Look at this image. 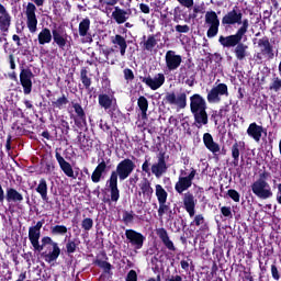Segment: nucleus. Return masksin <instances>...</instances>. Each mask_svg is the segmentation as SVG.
I'll use <instances>...</instances> for the list:
<instances>
[{
    "label": "nucleus",
    "instance_id": "9d476101",
    "mask_svg": "<svg viewBox=\"0 0 281 281\" xmlns=\"http://www.w3.org/2000/svg\"><path fill=\"white\" fill-rule=\"evenodd\" d=\"M194 177H196V169L194 167L190 168V173L188 176H180L178 181L175 184V190L178 194H183L186 190H190L192 188V181H194Z\"/></svg>",
    "mask_w": 281,
    "mask_h": 281
},
{
    "label": "nucleus",
    "instance_id": "ddd939ff",
    "mask_svg": "<svg viewBox=\"0 0 281 281\" xmlns=\"http://www.w3.org/2000/svg\"><path fill=\"white\" fill-rule=\"evenodd\" d=\"M165 63L168 71H177L183 63L181 55H177L175 50H168L165 55Z\"/></svg>",
    "mask_w": 281,
    "mask_h": 281
},
{
    "label": "nucleus",
    "instance_id": "f3484780",
    "mask_svg": "<svg viewBox=\"0 0 281 281\" xmlns=\"http://www.w3.org/2000/svg\"><path fill=\"white\" fill-rule=\"evenodd\" d=\"M246 133L250 139L258 143L260 139H262V134L267 135V128H265L262 125H258L256 122H252L249 124Z\"/></svg>",
    "mask_w": 281,
    "mask_h": 281
},
{
    "label": "nucleus",
    "instance_id": "de8ad7c7",
    "mask_svg": "<svg viewBox=\"0 0 281 281\" xmlns=\"http://www.w3.org/2000/svg\"><path fill=\"white\" fill-rule=\"evenodd\" d=\"M76 249H78V245L76 244V241L69 239L66 244L67 254H76Z\"/></svg>",
    "mask_w": 281,
    "mask_h": 281
},
{
    "label": "nucleus",
    "instance_id": "338daca9",
    "mask_svg": "<svg viewBox=\"0 0 281 281\" xmlns=\"http://www.w3.org/2000/svg\"><path fill=\"white\" fill-rule=\"evenodd\" d=\"M196 81V76L193 77H187V80L184 81L188 87H192L194 82Z\"/></svg>",
    "mask_w": 281,
    "mask_h": 281
},
{
    "label": "nucleus",
    "instance_id": "6e6d98bb",
    "mask_svg": "<svg viewBox=\"0 0 281 281\" xmlns=\"http://www.w3.org/2000/svg\"><path fill=\"white\" fill-rule=\"evenodd\" d=\"M177 1L183 8H188V10L194 7V0H177Z\"/></svg>",
    "mask_w": 281,
    "mask_h": 281
},
{
    "label": "nucleus",
    "instance_id": "412c9836",
    "mask_svg": "<svg viewBox=\"0 0 281 281\" xmlns=\"http://www.w3.org/2000/svg\"><path fill=\"white\" fill-rule=\"evenodd\" d=\"M131 14H133V11L131 9L124 10L120 7H114V11L112 12V19L117 25H124V23H126V21L131 19Z\"/></svg>",
    "mask_w": 281,
    "mask_h": 281
},
{
    "label": "nucleus",
    "instance_id": "1a4fd4ad",
    "mask_svg": "<svg viewBox=\"0 0 281 281\" xmlns=\"http://www.w3.org/2000/svg\"><path fill=\"white\" fill-rule=\"evenodd\" d=\"M205 24L209 25L206 31L207 38H214L218 36V27H221V20L216 11H207L205 13Z\"/></svg>",
    "mask_w": 281,
    "mask_h": 281
},
{
    "label": "nucleus",
    "instance_id": "6ab92c4d",
    "mask_svg": "<svg viewBox=\"0 0 281 281\" xmlns=\"http://www.w3.org/2000/svg\"><path fill=\"white\" fill-rule=\"evenodd\" d=\"M89 30H91V20L89 18L83 19L79 23V36H81L82 43H93V36H91V33H89Z\"/></svg>",
    "mask_w": 281,
    "mask_h": 281
},
{
    "label": "nucleus",
    "instance_id": "79ce46f5",
    "mask_svg": "<svg viewBox=\"0 0 281 281\" xmlns=\"http://www.w3.org/2000/svg\"><path fill=\"white\" fill-rule=\"evenodd\" d=\"M95 265L100 267V269H103L104 273H111V270L113 269V266L104 260L97 259Z\"/></svg>",
    "mask_w": 281,
    "mask_h": 281
},
{
    "label": "nucleus",
    "instance_id": "774afa93",
    "mask_svg": "<svg viewBox=\"0 0 281 281\" xmlns=\"http://www.w3.org/2000/svg\"><path fill=\"white\" fill-rule=\"evenodd\" d=\"M166 281H183V277L176 274V276H171L170 278L166 279Z\"/></svg>",
    "mask_w": 281,
    "mask_h": 281
},
{
    "label": "nucleus",
    "instance_id": "4d7b16f0",
    "mask_svg": "<svg viewBox=\"0 0 281 281\" xmlns=\"http://www.w3.org/2000/svg\"><path fill=\"white\" fill-rule=\"evenodd\" d=\"M271 276L273 280H280V271L278 270V266H276V263L271 265Z\"/></svg>",
    "mask_w": 281,
    "mask_h": 281
},
{
    "label": "nucleus",
    "instance_id": "393cba45",
    "mask_svg": "<svg viewBox=\"0 0 281 281\" xmlns=\"http://www.w3.org/2000/svg\"><path fill=\"white\" fill-rule=\"evenodd\" d=\"M156 235L160 238L162 245L168 249V251H177V247L175 246V243L170 240V235H168V231L166 228H157Z\"/></svg>",
    "mask_w": 281,
    "mask_h": 281
},
{
    "label": "nucleus",
    "instance_id": "e433bc0d",
    "mask_svg": "<svg viewBox=\"0 0 281 281\" xmlns=\"http://www.w3.org/2000/svg\"><path fill=\"white\" fill-rule=\"evenodd\" d=\"M80 80L85 87V89H87V91H89L91 89V85H92V80L89 77V68L87 67H82L80 70Z\"/></svg>",
    "mask_w": 281,
    "mask_h": 281
},
{
    "label": "nucleus",
    "instance_id": "7ed1b4c3",
    "mask_svg": "<svg viewBox=\"0 0 281 281\" xmlns=\"http://www.w3.org/2000/svg\"><path fill=\"white\" fill-rule=\"evenodd\" d=\"M135 168V162L130 158H125L116 165L115 170L111 171L110 178L108 179L106 183L110 189V196L113 203H117V201H120V189L117 188V179L119 181H126V179H128L131 175H133Z\"/></svg>",
    "mask_w": 281,
    "mask_h": 281
},
{
    "label": "nucleus",
    "instance_id": "9b49d317",
    "mask_svg": "<svg viewBox=\"0 0 281 281\" xmlns=\"http://www.w3.org/2000/svg\"><path fill=\"white\" fill-rule=\"evenodd\" d=\"M32 78H34V72H32V69L21 67L20 71V85L23 89L24 95H30L32 93Z\"/></svg>",
    "mask_w": 281,
    "mask_h": 281
},
{
    "label": "nucleus",
    "instance_id": "bb28decb",
    "mask_svg": "<svg viewBox=\"0 0 281 281\" xmlns=\"http://www.w3.org/2000/svg\"><path fill=\"white\" fill-rule=\"evenodd\" d=\"M258 47H261L262 56H267L269 60H273L276 58V54L273 53V45L269 42V37L265 36L258 41Z\"/></svg>",
    "mask_w": 281,
    "mask_h": 281
},
{
    "label": "nucleus",
    "instance_id": "bf43d9fd",
    "mask_svg": "<svg viewBox=\"0 0 281 281\" xmlns=\"http://www.w3.org/2000/svg\"><path fill=\"white\" fill-rule=\"evenodd\" d=\"M125 281H137V271L130 270L125 278Z\"/></svg>",
    "mask_w": 281,
    "mask_h": 281
},
{
    "label": "nucleus",
    "instance_id": "b1692460",
    "mask_svg": "<svg viewBox=\"0 0 281 281\" xmlns=\"http://www.w3.org/2000/svg\"><path fill=\"white\" fill-rule=\"evenodd\" d=\"M4 200L7 203H15L18 210H21V203H23V193L19 192L14 188H7Z\"/></svg>",
    "mask_w": 281,
    "mask_h": 281
},
{
    "label": "nucleus",
    "instance_id": "7c9ffc66",
    "mask_svg": "<svg viewBox=\"0 0 281 281\" xmlns=\"http://www.w3.org/2000/svg\"><path fill=\"white\" fill-rule=\"evenodd\" d=\"M139 188H140L139 196H142V194H143L144 199H146L147 201H150V199H153V194L155 192V190L150 186V180H148V178H145L139 183Z\"/></svg>",
    "mask_w": 281,
    "mask_h": 281
},
{
    "label": "nucleus",
    "instance_id": "2eb2a0df",
    "mask_svg": "<svg viewBox=\"0 0 281 281\" xmlns=\"http://www.w3.org/2000/svg\"><path fill=\"white\" fill-rule=\"evenodd\" d=\"M142 82L149 87L151 91H157V89H161L164 87V83L166 82V76L164 74H157L154 78L150 76L148 77H139Z\"/></svg>",
    "mask_w": 281,
    "mask_h": 281
},
{
    "label": "nucleus",
    "instance_id": "e2e57ef3",
    "mask_svg": "<svg viewBox=\"0 0 281 281\" xmlns=\"http://www.w3.org/2000/svg\"><path fill=\"white\" fill-rule=\"evenodd\" d=\"M229 113V104L224 105L223 108L220 109L218 115L220 117H225Z\"/></svg>",
    "mask_w": 281,
    "mask_h": 281
},
{
    "label": "nucleus",
    "instance_id": "c756f323",
    "mask_svg": "<svg viewBox=\"0 0 281 281\" xmlns=\"http://www.w3.org/2000/svg\"><path fill=\"white\" fill-rule=\"evenodd\" d=\"M111 43L115 45V47H119L121 56H126V49L128 48L126 37L121 34H116L111 37Z\"/></svg>",
    "mask_w": 281,
    "mask_h": 281
},
{
    "label": "nucleus",
    "instance_id": "864d4df0",
    "mask_svg": "<svg viewBox=\"0 0 281 281\" xmlns=\"http://www.w3.org/2000/svg\"><path fill=\"white\" fill-rule=\"evenodd\" d=\"M176 32H178L179 34H188V32H190V26L188 24H178L176 25Z\"/></svg>",
    "mask_w": 281,
    "mask_h": 281
},
{
    "label": "nucleus",
    "instance_id": "f257e3e1",
    "mask_svg": "<svg viewBox=\"0 0 281 281\" xmlns=\"http://www.w3.org/2000/svg\"><path fill=\"white\" fill-rule=\"evenodd\" d=\"M222 25L224 27L240 25L235 34L228 36L221 35L218 37V43L224 47V49H232L235 47V58L238 60H245L248 56L247 50L249 49V46L243 43V38H245L247 32H249V19L243 20V11L238 10V7H234L233 10L228 11L222 18Z\"/></svg>",
    "mask_w": 281,
    "mask_h": 281
},
{
    "label": "nucleus",
    "instance_id": "a18cd8bd",
    "mask_svg": "<svg viewBox=\"0 0 281 281\" xmlns=\"http://www.w3.org/2000/svg\"><path fill=\"white\" fill-rule=\"evenodd\" d=\"M137 105L140 111H148V99H146L144 95H140L138 98Z\"/></svg>",
    "mask_w": 281,
    "mask_h": 281
},
{
    "label": "nucleus",
    "instance_id": "dca6fc26",
    "mask_svg": "<svg viewBox=\"0 0 281 281\" xmlns=\"http://www.w3.org/2000/svg\"><path fill=\"white\" fill-rule=\"evenodd\" d=\"M98 102L99 106H101V109H104V111H109V109L115 111V106H117V99L113 93H100L98 95Z\"/></svg>",
    "mask_w": 281,
    "mask_h": 281
},
{
    "label": "nucleus",
    "instance_id": "0e129e2a",
    "mask_svg": "<svg viewBox=\"0 0 281 281\" xmlns=\"http://www.w3.org/2000/svg\"><path fill=\"white\" fill-rule=\"evenodd\" d=\"M139 10L143 12V14H150V7L146 3H140Z\"/></svg>",
    "mask_w": 281,
    "mask_h": 281
},
{
    "label": "nucleus",
    "instance_id": "6e6552de",
    "mask_svg": "<svg viewBox=\"0 0 281 281\" xmlns=\"http://www.w3.org/2000/svg\"><path fill=\"white\" fill-rule=\"evenodd\" d=\"M223 95L226 98L229 95V88L226 83H218L207 92L206 100L209 104H218Z\"/></svg>",
    "mask_w": 281,
    "mask_h": 281
},
{
    "label": "nucleus",
    "instance_id": "5701e85b",
    "mask_svg": "<svg viewBox=\"0 0 281 281\" xmlns=\"http://www.w3.org/2000/svg\"><path fill=\"white\" fill-rule=\"evenodd\" d=\"M55 159L57 160L60 170L64 172V175H66V177L76 179V176L74 175V167H71V164L65 160V157H63L60 153L55 151Z\"/></svg>",
    "mask_w": 281,
    "mask_h": 281
},
{
    "label": "nucleus",
    "instance_id": "473e14b6",
    "mask_svg": "<svg viewBox=\"0 0 281 281\" xmlns=\"http://www.w3.org/2000/svg\"><path fill=\"white\" fill-rule=\"evenodd\" d=\"M0 14V31L8 32L10 30V25L12 24V16H10L8 9H2Z\"/></svg>",
    "mask_w": 281,
    "mask_h": 281
},
{
    "label": "nucleus",
    "instance_id": "3c124183",
    "mask_svg": "<svg viewBox=\"0 0 281 281\" xmlns=\"http://www.w3.org/2000/svg\"><path fill=\"white\" fill-rule=\"evenodd\" d=\"M221 214L224 216V218H232V206H222Z\"/></svg>",
    "mask_w": 281,
    "mask_h": 281
},
{
    "label": "nucleus",
    "instance_id": "f704fd0d",
    "mask_svg": "<svg viewBox=\"0 0 281 281\" xmlns=\"http://www.w3.org/2000/svg\"><path fill=\"white\" fill-rule=\"evenodd\" d=\"M35 191L37 192V194L41 195L42 201L48 203L49 196H47V180L45 178H42L40 180V183L36 187Z\"/></svg>",
    "mask_w": 281,
    "mask_h": 281
},
{
    "label": "nucleus",
    "instance_id": "69168bd1",
    "mask_svg": "<svg viewBox=\"0 0 281 281\" xmlns=\"http://www.w3.org/2000/svg\"><path fill=\"white\" fill-rule=\"evenodd\" d=\"M81 150H89L91 145L89 144V139L83 138L80 146Z\"/></svg>",
    "mask_w": 281,
    "mask_h": 281
},
{
    "label": "nucleus",
    "instance_id": "2f4dec72",
    "mask_svg": "<svg viewBox=\"0 0 281 281\" xmlns=\"http://www.w3.org/2000/svg\"><path fill=\"white\" fill-rule=\"evenodd\" d=\"M245 146V142H235L231 147V153L233 157L232 166L234 168H238V164L240 161V148Z\"/></svg>",
    "mask_w": 281,
    "mask_h": 281
},
{
    "label": "nucleus",
    "instance_id": "ea45409f",
    "mask_svg": "<svg viewBox=\"0 0 281 281\" xmlns=\"http://www.w3.org/2000/svg\"><path fill=\"white\" fill-rule=\"evenodd\" d=\"M192 225H195V227H201L200 232H205V229H207V225L205 223V217L203 216V214L195 215L194 220L191 222V226Z\"/></svg>",
    "mask_w": 281,
    "mask_h": 281
},
{
    "label": "nucleus",
    "instance_id": "5fc2aeb1",
    "mask_svg": "<svg viewBox=\"0 0 281 281\" xmlns=\"http://www.w3.org/2000/svg\"><path fill=\"white\" fill-rule=\"evenodd\" d=\"M46 173L49 175L56 170V166L54 165V160H48L45 162Z\"/></svg>",
    "mask_w": 281,
    "mask_h": 281
},
{
    "label": "nucleus",
    "instance_id": "4468645a",
    "mask_svg": "<svg viewBox=\"0 0 281 281\" xmlns=\"http://www.w3.org/2000/svg\"><path fill=\"white\" fill-rule=\"evenodd\" d=\"M168 172V165L166 164V151H160L158 154V161L151 165V173L155 175L157 179L164 177Z\"/></svg>",
    "mask_w": 281,
    "mask_h": 281
},
{
    "label": "nucleus",
    "instance_id": "603ef678",
    "mask_svg": "<svg viewBox=\"0 0 281 281\" xmlns=\"http://www.w3.org/2000/svg\"><path fill=\"white\" fill-rule=\"evenodd\" d=\"M123 74H124L125 80H130V81L135 80V74L133 72V70L131 68H125L123 70Z\"/></svg>",
    "mask_w": 281,
    "mask_h": 281
},
{
    "label": "nucleus",
    "instance_id": "39448f33",
    "mask_svg": "<svg viewBox=\"0 0 281 281\" xmlns=\"http://www.w3.org/2000/svg\"><path fill=\"white\" fill-rule=\"evenodd\" d=\"M33 2H29L26 5V25L29 27V32L31 34H35L36 30H38V19L36 18V7L43 8L45 5V0H32Z\"/></svg>",
    "mask_w": 281,
    "mask_h": 281
},
{
    "label": "nucleus",
    "instance_id": "4c0bfd02",
    "mask_svg": "<svg viewBox=\"0 0 281 281\" xmlns=\"http://www.w3.org/2000/svg\"><path fill=\"white\" fill-rule=\"evenodd\" d=\"M155 188L158 203L168 202V191L161 184H156Z\"/></svg>",
    "mask_w": 281,
    "mask_h": 281
},
{
    "label": "nucleus",
    "instance_id": "cd10ccee",
    "mask_svg": "<svg viewBox=\"0 0 281 281\" xmlns=\"http://www.w3.org/2000/svg\"><path fill=\"white\" fill-rule=\"evenodd\" d=\"M203 144L205 148L210 150L213 155H216L217 153H221V145L218 143L214 142V137L210 133L203 134Z\"/></svg>",
    "mask_w": 281,
    "mask_h": 281
},
{
    "label": "nucleus",
    "instance_id": "f8f14e48",
    "mask_svg": "<svg viewBox=\"0 0 281 281\" xmlns=\"http://www.w3.org/2000/svg\"><path fill=\"white\" fill-rule=\"evenodd\" d=\"M125 236L134 249H142V247H144V241L146 240V236H144V234L135 229H126Z\"/></svg>",
    "mask_w": 281,
    "mask_h": 281
},
{
    "label": "nucleus",
    "instance_id": "37998d69",
    "mask_svg": "<svg viewBox=\"0 0 281 281\" xmlns=\"http://www.w3.org/2000/svg\"><path fill=\"white\" fill-rule=\"evenodd\" d=\"M227 196L232 199L235 203H240V193L236 189H229L227 191Z\"/></svg>",
    "mask_w": 281,
    "mask_h": 281
},
{
    "label": "nucleus",
    "instance_id": "09e8293b",
    "mask_svg": "<svg viewBox=\"0 0 281 281\" xmlns=\"http://www.w3.org/2000/svg\"><path fill=\"white\" fill-rule=\"evenodd\" d=\"M134 220H135V214L133 213V211H131V212L124 211L123 223H125V224L133 223Z\"/></svg>",
    "mask_w": 281,
    "mask_h": 281
},
{
    "label": "nucleus",
    "instance_id": "423d86ee",
    "mask_svg": "<svg viewBox=\"0 0 281 281\" xmlns=\"http://www.w3.org/2000/svg\"><path fill=\"white\" fill-rule=\"evenodd\" d=\"M251 192L257 196V199H261L262 201H267V199H271L273 196V191H271V186L265 179H257L251 186Z\"/></svg>",
    "mask_w": 281,
    "mask_h": 281
},
{
    "label": "nucleus",
    "instance_id": "8fccbe9b",
    "mask_svg": "<svg viewBox=\"0 0 281 281\" xmlns=\"http://www.w3.org/2000/svg\"><path fill=\"white\" fill-rule=\"evenodd\" d=\"M100 47V54H103L106 60H109V56H111V53L113 52V48H104V45L100 44V42L97 43Z\"/></svg>",
    "mask_w": 281,
    "mask_h": 281
},
{
    "label": "nucleus",
    "instance_id": "a878e982",
    "mask_svg": "<svg viewBox=\"0 0 281 281\" xmlns=\"http://www.w3.org/2000/svg\"><path fill=\"white\" fill-rule=\"evenodd\" d=\"M52 35H53V41L55 43V45H57V47H59V49L65 50L66 47H71V42H69V40H67V34H60V31H58L57 29H53L52 30Z\"/></svg>",
    "mask_w": 281,
    "mask_h": 281
},
{
    "label": "nucleus",
    "instance_id": "72a5a7b5",
    "mask_svg": "<svg viewBox=\"0 0 281 281\" xmlns=\"http://www.w3.org/2000/svg\"><path fill=\"white\" fill-rule=\"evenodd\" d=\"M52 38H54L52 31L48 27H44L37 35L38 45H47L52 43Z\"/></svg>",
    "mask_w": 281,
    "mask_h": 281
},
{
    "label": "nucleus",
    "instance_id": "a211bd4d",
    "mask_svg": "<svg viewBox=\"0 0 281 281\" xmlns=\"http://www.w3.org/2000/svg\"><path fill=\"white\" fill-rule=\"evenodd\" d=\"M182 203L186 212L189 213V216L192 218L196 214V199L194 194L190 191L183 194Z\"/></svg>",
    "mask_w": 281,
    "mask_h": 281
},
{
    "label": "nucleus",
    "instance_id": "58836bf2",
    "mask_svg": "<svg viewBox=\"0 0 281 281\" xmlns=\"http://www.w3.org/2000/svg\"><path fill=\"white\" fill-rule=\"evenodd\" d=\"M194 67V64H189L187 67L181 66L180 67V75L182 76L183 79L186 78H192L193 76H196V71L192 68Z\"/></svg>",
    "mask_w": 281,
    "mask_h": 281
},
{
    "label": "nucleus",
    "instance_id": "052dcab7",
    "mask_svg": "<svg viewBox=\"0 0 281 281\" xmlns=\"http://www.w3.org/2000/svg\"><path fill=\"white\" fill-rule=\"evenodd\" d=\"M99 3L104 8V5H117L119 0H99Z\"/></svg>",
    "mask_w": 281,
    "mask_h": 281
},
{
    "label": "nucleus",
    "instance_id": "a19ab883",
    "mask_svg": "<svg viewBox=\"0 0 281 281\" xmlns=\"http://www.w3.org/2000/svg\"><path fill=\"white\" fill-rule=\"evenodd\" d=\"M68 229L67 226L65 225H55L53 227H50V234H53V236H65V234H67Z\"/></svg>",
    "mask_w": 281,
    "mask_h": 281
},
{
    "label": "nucleus",
    "instance_id": "c85d7f7f",
    "mask_svg": "<svg viewBox=\"0 0 281 281\" xmlns=\"http://www.w3.org/2000/svg\"><path fill=\"white\" fill-rule=\"evenodd\" d=\"M106 168H108L106 161L102 159V161L98 164V166L95 167V169L91 175L92 183H100V181H102V177L106 172Z\"/></svg>",
    "mask_w": 281,
    "mask_h": 281
},
{
    "label": "nucleus",
    "instance_id": "aec40b11",
    "mask_svg": "<svg viewBox=\"0 0 281 281\" xmlns=\"http://www.w3.org/2000/svg\"><path fill=\"white\" fill-rule=\"evenodd\" d=\"M71 106L76 113V116H75L76 126H78L79 128L82 126H87V113L85 112V109L82 108V105L78 102L71 101Z\"/></svg>",
    "mask_w": 281,
    "mask_h": 281
},
{
    "label": "nucleus",
    "instance_id": "680f3d73",
    "mask_svg": "<svg viewBox=\"0 0 281 281\" xmlns=\"http://www.w3.org/2000/svg\"><path fill=\"white\" fill-rule=\"evenodd\" d=\"M60 126H61V133H69V122L66 120L60 121Z\"/></svg>",
    "mask_w": 281,
    "mask_h": 281
},
{
    "label": "nucleus",
    "instance_id": "4be33fe9",
    "mask_svg": "<svg viewBox=\"0 0 281 281\" xmlns=\"http://www.w3.org/2000/svg\"><path fill=\"white\" fill-rule=\"evenodd\" d=\"M159 36H161V33L148 35L147 38L144 35L143 42L139 43L143 52H153L157 47V43H159Z\"/></svg>",
    "mask_w": 281,
    "mask_h": 281
},
{
    "label": "nucleus",
    "instance_id": "13d9d810",
    "mask_svg": "<svg viewBox=\"0 0 281 281\" xmlns=\"http://www.w3.org/2000/svg\"><path fill=\"white\" fill-rule=\"evenodd\" d=\"M142 170L145 172V175H148V177H150V162L148 161V159H146L143 165H142Z\"/></svg>",
    "mask_w": 281,
    "mask_h": 281
},
{
    "label": "nucleus",
    "instance_id": "f03ea898",
    "mask_svg": "<svg viewBox=\"0 0 281 281\" xmlns=\"http://www.w3.org/2000/svg\"><path fill=\"white\" fill-rule=\"evenodd\" d=\"M45 223L44 220L38 221L35 226H31L29 228V240L34 249V251H43L47 245H52L53 250L47 252H42V256L45 260V262H56L60 256V247L58 246V243L54 241L52 237L49 236H44L42 238V245H41V229L43 228V224Z\"/></svg>",
    "mask_w": 281,
    "mask_h": 281
},
{
    "label": "nucleus",
    "instance_id": "c9c22d12",
    "mask_svg": "<svg viewBox=\"0 0 281 281\" xmlns=\"http://www.w3.org/2000/svg\"><path fill=\"white\" fill-rule=\"evenodd\" d=\"M67 104H69V98L66 94H63L56 100H53L50 106L54 110L63 111V109L67 108Z\"/></svg>",
    "mask_w": 281,
    "mask_h": 281
},
{
    "label": "nucleus",
    "instance_id": "c03bdc74",
    "mask_svg": "<svg viewBox=\"0 0 281 281\" xmlns=\"http://www.w3.org/2000/svg\"><path fill=\"white\" fill-rule=\"evenodd\" d=\"M81 227L86 232H90V229H93V220L90 217H86L81 222Z\"/></svg>",
    "mask_w": 281,
    "mask_h": 281
},
{
    "label": "nucleus",
    "instance_id": "0eeeda50",
    "mask_svg": "<svg viewBox=\"0 0 281 281\" xmlns=\"http://www.w3.org/2000/svg\"><path fill=\"white\" fill-rule=\"evenodd\" d=\"M165 104L177 106L179 110H183L188 106V93L186 91L180 92H167L164 98Z\"/></svg>",
    "mask_w": 281,
    "mask_h": 281
},
{
    "label": "nucleus",
    "instance_id": "49530a36",
    "mask_svg": "<svg viewBox=\"0 0 281 281\" xmlns=\"http://www.w3.org/2000/svg\"><path fill=\"white\" fill-rule=\"evenodd\" d=\"M167 202H158V216H164V214H166V212H168V210H170V205L166 204Z\"/></svg>",
    "mask_w": 281,
    "mask_h": 281
},
{
    "label": "nucleus",
    "instance_id": "20e7f679",
    "mask_svg": "<svg viewBox=\"0 0 281 281\" xmlns=\"http://www.w3.org/2000/svg\"><path fill=\"white\" fill-rule=\"evenodd\" d=\"M190 111L194 119V125L196 128H202L209 124L210 119L207 116V102L203 95L199 93L192 94L190 98Z\"/></svg>",
    "mask_w": 281,
    "mask_h": 281
}]
</instances>
